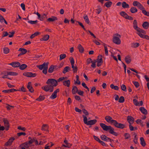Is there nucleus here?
Segmentation results:
<instances>
[{
	"instance_id": "obj_1",
	"label": "nucleus",
	"mask_w": 149,
	"mask_h": 149,
	"mask_svg": "<svg viewBox=\"0 0 149 149\" xmlns=\"http://www.w3.org/2000/svg\"><path fill=\"white\" fill-rule=\"evenodd\" d=\"M100 125L104 130L107 131L109 130V132L111 134L116 136H117L118 135L117 133L114 131V129L111 126H107L103 123H100Z\"/></svg>"
},
{
	"instance_id": "obj_2",
	"label": "nucleus",
	"mask_w": 149,
	"mask_h": 149,
	"mask_svg": "<svg viewBox=\"0 0 149 149\" xmlns=\"http://www.w3.org/2000/svg\"><path fill=\"white\" fill-rule=\"evenodd\" d=\"M82 116L84 118L83 120L84 123L88 125H93L95 124L97 121V120L95 119L91 120L88 121L87 117L84 115H83Z\"/></svg>"
},
{
	"instance_id": "obj_3",
	"label": "nucleus",
	"mask_w": 149,
	"mask_h": 149,
	"mask_svg": "<svg viewBox=\"0 0 149 149\" xmlns=\"http://www.w3.org/2000/svg\"><path fill=\"white\" fill-rule=\"evenodd\" d=\"M46 84L47 85L53 86V88L54 86H56L58 84L57 81L53 79H48L46 82Z\"/></svg>"
},
{
	"instance_id": "obj_4",
	"label": "nucleus",
	"mask_w": 149,
	"mask_h": 149,
	"mask_svg": "<svg viewBox=\"0 0 149 149\" xmlns=\"http://www.w3.org/2000/svg\"><path fill=\"white\" fill-rule=\"evenodd\" d=\"M48 65V63H44L42 65H38L37 67L40 70H41L43 69V73L44 74H46L47 73Z\"/></svg>"
},
{
	"instance_id": "obj_5",
	"label": "nucleus",
	"mask_w": 149,
	"mask_h": 149,
	"mask_svg": "<svg viewBox=\"0 0 149 149\" xmlns=\"http://www.w3.org/2000/svg\"><path fill=\"white\" fill-rule=\"evenodd\" d=\"M42 89L46 92H52L54 90L53 86L49 85H45L41 88Z\"/></svg>"
},
{
	"instance_id": "obj_6",
	"label": "nucleus",
	"mask_w": 149,
	"mask_h": 149,
	"mask_svg": "<svg viewBox=\"0 0 149 149\" xmlns=\"http://www.w3.org/2000/svg\"><path fill=\"white\" fill-rule=\"evenodd\" d=\"M60 89L59 88L55 90L54 92L50 96V98L52 99H54L57 97V93L59 92Z\"/></svg>"
},
{
	"instance_id": "obj_7",
	"label": "nucleus",
	"mask_w": 149,
	"mask_h": 149,
	"mask_svg": "<svg viewBox=\"0 0 149 149\" xmlns=\"http://www.w3.org/2000/svg\"><path fill=\"white\" fill-rule=\"evenodd\" d=\"M113 125L115 126L117 128L123 129L125 127V125H124L120 123H118L117 122L116 120H115V122H114L113 123Z\"/></svg>"
},
{
	"instance_id": "obj_8",
	"label": "nucleus",
	"mask_w": 149,
	"mask_h": 149,
	"mask_svg": "<svg viewBox=\"0 0 149 149\" xmlns=\"http://www.w3.org/2000/svg\"><path fill=\"white\" fill-rule=\"evenodd\" d=\"M105 119L106 121L108 123H114V122H115L116 120L112 119V118L109 116H106L105 118Z\"/></svg>"
},
{
	"instance_id": "obj_9",
	"label": "nucleus",
	"mask_w": 149,
	"mask_h": 149,
	"mask_svg": "<svg viewBox=\"0 0 149 149\" xmlns=\"http://www.w3.org/2000/svg\"><path fill=\"white\" fill-rule=\"evenodd\" d=\"M101 139L103 141H109L110 142H111L112 141H113V140L111 139L110 138L107 137L104 135H102L100 136Z\"/></svg>"
},
{
	"instance_id": "obj_10",
	"label": "nucleus",
	"mask_w": 149,
	"mask_h": 149,
	"mask_svg": "<svg viewBox=\"0 0 149 149\" xmlns=\"http://www.w3.org/2000/svg\"><path fill=\"white\" fill-rule=\"evenodd\" d=\"M27 87L30 92L33 93L34 92V90L32 87L31 82H29L28 83Z\"/></svg>"
},
{
	"instance_id": "obj_11",
	"label": "nucleus",
	"mask_w": 149,
	"mask_h": 149,
	"mask_svg": "<svg viewBox=\"0 0 149 149\" xmlns=\"http://www.w3.org/2000/svg\"><path fill=\"white\" fill-rule=\"evenodd\" d=\"M113 41L115 44H119L120 43V40L119 38L115 36L113 39Z\"/></svg>"
},
{
	"instance_id": "obj_12",
	"label": "nucleus",
	"mask_w": 149,
	"mask_h": 149,
	"mask_svg": "<svg viewBox=\"0 0 149 149\" xmlns=\"http://www.w3.org/2000/svg\"><path fill=\"white\" fill-rule=\"evenodd\" d=\"M127 120L130 124H132L134 123V119L132 117L128 116L127 117Z\"/></svg>"
},
{
	"instance_id": "obj_13",
	"label": "nucleus",
	"mask_w": 149,
	"mask_h": 149,
	"mask_svg": "<svg viewBox=\"0 0 149 149\" xmlns=\"http://www.w3.org/2000/svg\"><path fill=\"white\" fill-rule=\"evenodd\" d=\"M63 85L69 87L70 86V81L69 80H66L64 81L63 82Z\"/></svg>"
},
{
	"instance_id": "obj_14",
	"label": "nucleus",
	"mask_w": 149,
	"mask_h": 149,
	"mask_svg": "<svg viewBox=\"0 0 149 149\" xmlns=\"http://www.w3.org/2000/svg\"><path fill=\"white\" fill-rule=\"evenodd\" d=\"M10 65L14 67H19L20 65L19 62H14L10 64Z\"/></svg>"
},
{
	"instance_id": "obj_15",
	"label": "nucleus",
	"mask_w": 149,
	"mask_h": 149,
	"mask_svg": "<svg viewBox=\"0 0 149 149\" xmlns=\"http://www.w3.org/2000/svg\"><path fill=\"white\" fill-rule=\"evenodd\" d=\"M141 112L144 114H147L148 112L147 110L143 107H141L139 108Z\"/></svg>"
},
{
	"instance_id": "obj_16",
	"label": "nucleus",
	"mask_w": 149,
	"mask_h": 149,
	"mask_svg": "<svg viewBox=\"0 0 149 149\" xmlns=\"http://www.w3.org/2000/svg\"><path fill=\"white\" fill-rule=\"evenodd\" d=\"M78 90L77 87L75 86H73L72 91V94H75L78 92Z\"/></svg>"
},
{
	"instance_id": "obj_17",
	"label": "nucleus",
	"mask_w": 149,
	"mask_h": 149,
	"mask_svg": "<svg viewBox=\"0 0 149 149\" xmlns=\"http://www.w3.org/2000/svg\"><path fill=\"white\" fill-rule=\"evenodd\" d=\"M22 146L26 148H29L30 146V145L28 142H26L20 145L19 146L22 147Z\"/></svg>"
},
{
	"instance_id": "obj_18",
	"label": "nucleus",
	"mask_w": 149,
	"mask_h": 149,
	"mask_svg": "<svg viewBox=\"0 0 149 149\" xmlns=\"http://www.w3.org/2000/svg\"><path fill=\"white\" fill-rule=\"evenodd\" d=\"M140 140L141 145L143 147L145 146L146 145V143L144 138L143 137L140 138Z\"/></svg>"
},
{
	"instance_id": "obj_19",
	"label": "nucleus",
	"mask_w": 149,
	"mask_h": 149,
	"mask_svg": "<svg viewBox=\"0 0 149 149\" xmlns=\"http://www.w3.org/2000/svg\"><path fill=\"white\" fill-rule=\"evenodd\" d=\"M142 26L144 28L147 29L148 27L149 23L147 22H145L143 23Z\"/></svg>"
},
{
	"instance_id": "obj_20",
	"label": "nucleus",
	"mask_w": 149,
	"mask_h": 149,
	"mask_svg": "<svg viewBox=\"0 0 149 149\" xmlns=\"http://www.w3.org/2000/svg\"><path fill=\"white\" fill-rule=\"evenodd\" d=\"M68 78L66 77H62L59 78L57 80V82H59L63 80H65L67 79Z\"/></svg>"
},
{
	"instance_id": "obj_21",
	"label": "nucleus",
	"mask_w": 149,
	"mask_h": 149,
	"mask_svg": "<svg viewBox=\"0 0 149 149\" xmlns=\"http://www.w3.org/2000/svg\"><path fill=\"white\" fill-rule=\"evenodd\" d=\"M76 81H75L74 84H77L78 85H80L81 84V82L79 80V76L78 75H77L76 77Z\"/></svg>"
},
{
	"instance_id": "obj_22",
	"label": "nucleus",
	"mask_w": 149,
	"mask_h": 149,
	"mask_svg": "<svg viewBox=\"0 0 149 149\" xmlns=\"http://www.w3.org/2000/svg\"><path fill=\"white\" fill-rule=\"evenodd\" d=\"M54 66L53 65L51 66L48 70V72L50 73L54 71Z\"/></svg>"
},
{
	"instance_id": "obj_23",
	"label": "nucleus",
	"mask_w": 149,
	"mask_h": 149,
	"mask_svg": "<svg viewBox=\"0 0 149 149\" xmlns=\"http://www.w3.org/2000/svg\"><path fill=\"white\" fill-rule=\"evenodd\" d=\"M110 87L112 89H114L116 90H118L119 89V88L117 86H115L113 84H111L110 85Z\"/></svg>"
},
{
	"instance_id": "obj_24",
	"label": "nucleus",
	"mask_w": 149,
	"mask_h": 149,
	"mask_svg": "<svg viewBox=\"0 0 149 149\" xmlns=\"http://www.w3.org/2000/svg\"><path fill=\"white\" fill-rule=\"evenodd\" d=\"M78 48L80 52L82 53L84 51V49L82 46L81 45H78Z\"/></svg>"
},
{
	"instance_id": "obj_25",
	"label": "nucleus",
	"mask_w": 149,
	"mask_h": 149,
	"mask_svg": "<svg viewBox=\"0 0 149 149\" xmlns=\"http://www.w3.org/2000/svg\"><path fill=\"white\" fill-rule=\"evenodd\" d=\"M19 68L21 70H23L26 68L27 67V65L25 64H23L21 65H19Z\"/></svg>"
},
{
	"instance_id": "obj_26",
	"label": "nucleus",
	"mask_w": 149,
	"mask_h": 149,
	"mask_svg": "<svg viewBox=\"0 0 149 149\" xmlns=\"http://www.w3.org/2000/svg\"><path fill=\"white\" fill-rule=\"evenodd\" d=\"M122 6L124 8L129 7L128 4H127L125 2H123L122 3Z\"/></svg>"
},
{
	"instance_id": "obj_27",
	"label": "nucleus",
	"mask_w": 149,
	"mask_h": 149,
	"mask_svg": "<svg viewBox=\"0 0 149 149\" xmlns=\"http://www.w3.org/2000/svg\"><path fill=\"white\" fill-rule=\"evenodd\" d=\"M83 113L85 114L84 115L86 117V116H88L89 115V113L85 109H83L82 110Z\"/></svg>"
},
{
	"instance_id": "obj_28",
	"label": "nucleus",
	"mask_w": 149,
	"mask_h": 149,
	"mask_svg": "<svg viewBox=\"0 0 149 149\" xmlns=\"http://www.w3.org/2000/svg\"><path fill=\"white\" fill-rule=\"evenodd\" d=\"M45 99L44 97L40 95L39 97L37 98L36 100L37 101H41Z\"/></svg>"
},
{
	"instance_id": "obj_29",
	"label": "nucleus",
	"mask_w": 149,
	"mask_h": 149,
	"mask_svg": "<svg viewBox=\"0 0 149 149\" xmlns=\"http://www.w3.org/2000/svg\"><path fill=\"white\" fill-rule=\"evenodd\" d=\"M48 126L47 124H43L41 127V130H45L46 128H48Z\"/></svg>"
},
{
	"instance_id": "obj_30",
	"label": "nucleus",
	"mask_w": 149,
	"mask_h": 149,
	"mask_svg": "<svg viewBox=\"0 0 149 149\" xmlns=\"http://www.w3.org/2000/svg\"><path fill=\"white\" fill-rule=\"evenodd\" d=\"M19 50L21 51L22 54H24L27 52V50L24 49L20 48Z\"/></svg>"
},
{
	"instance_id": "obj_31",
	"label": "nucleus",
	"mask_w": 149,
	"mask_h": 149,
	"mask_svg": "<svg viewBox=\"0 0 149 149\" xmlns=\"http://www.w3.org/2000/svg\"><path fill=\"white\" fill-rule=\"evenodd\" d=\"M130 11L132 13H134L137 12V10L136 8L132 7L131 8Z\"/></svg>"
},
{
	"instance_id": "obj_32",
	"label": "nucleus",
	"mask_w": 149,
	"mask_h": 149,
	"mask_svg": "<svg viewBox=\"0 0 149 149\" xmlns=\"http://www.w3.org/2000/svg\"><path fill=\"white\" fill-rule=\"evenodd\" d=\"M57 19V18L56 17H54L53 18H49L47 19V20L49 22H53Z\"/></svg>"
},
{
	"instance_id": "obj_33",
	"label": "nucleus",
	"mask_w": 149,
	"mask_h": 149,
	"mask_svg": "<svg viewBox=\"0 0 149 149\" xmlns=\"http://www.w3.org/2000/svg\"><path fill=\"white\" fill-rule=\"evenodd\" d=\"M125 99L123 96H121L119 99L118 102L120 103H123L124 102Z\"/></svg>"
},
{
	"instance_id": "obj_34",
	"label": "nucleus",
	"mask_w": 149,
	"mask_h": 149,
	"mask_svg": "<svg viewBox=\"0 0 149 149\" xmlns=\"http://www.w3.org/2000/svg\"><path fill=\"white\" fill-rule=\"evenodd\" d=\"M136 30L139 32V33H141L143 34H145V31L141 29H140L139 28H137Z\"/></svg>"
},
{
	"instance_id": "obj_35",
	"label": "nucleus",
	"mask_w": 149,
	"mask_h": 149,
	"mask_svg": "<svg viewBox=\"0 0 149 149\" xmlns=\"http://www.w3.org/2000/svg\"><path fill=\"white\" fill-rule=\"evenodd\" d=\"M39 33L38 32H36L34 33V34H32L30 36V38L31 39L33 38L35 36H37L39 35Z\"/></svg>"
},
{
	"instance_id": "obj_36",
	"label": "nucleus",
	"mask_w": 149,
	"mask_h": 149,
	"mask_svg": "<svg viewBox=\"0 0 149 149\" xmlns=\"http://www.w3.org/2000/svg\"><path fill=\"white\" fill-rule=\"evenodd\" d=\"M69 69L70 68L68 66L65 67L63 71V73L64 74L65 73L67 72L68 71Z\"/></svg>"
},
{
	"instance_id": "obj_37",
	"label": "nucleus",
	"mask_w": 149,
	"mask_h": 149,
	"mask_svg": "<svg viewBox=\"0 0 149 149\" xmlns=\"http://www.w3.org/2000/svg\"><path fill=\"white\" fill-rule=\"evenodd\" d=\"M136 123L137 124H139V123L140 124V125L142 126H143V122H142V120L141 119H137L136 121Z\"/></svg>"
},
{
	"instance_id": "obj_38",
	"label": "nucleus",
	"mask_w": 149,
	"mask_h": 149,
	"mask_svg": "<svg viewBox=\"0 0 149 149\" xmlns=\"http://www.w3.org/2000/svg\"><path fill=\"white\" fill-rule=\"evenodd\" d=\"M112 4V2L111 1H108L106 2L105 4V6L108 8Z\"/></svg>"
},
{
	"instance_id": "obj_39",
	"label": "nucleus",
	"mask_w": 149,
	"mask_h": 149,
	"mask_svg": "<svg viewBox=\"0 0 149 149\" xmlns=\"http://www.w3.org/2000/svg\"><path fill=\"white\" fill-rule=\"evenodd\" d=\"M121 87L122 90L124 91H126V87L125 85L122 84L121 86Z\"/></svg>"
},
{
	"instance_id": "obj_40",
	"label": "nucleus",
	"mask_w": 149,
	"mask_h": 149,
	"mask_svg": "<svg viewBox=\"0 0 149 149\" xmlns=\"http://www.w3.org/2000/svg\"><path fill=\"white\" fill-rule=\"evenodd\" d=\"M49 35H46L42 38L43 40L45 41L47 40L49 38Z\"/></svg>"
},
{
	"instance_id": "obj_41",
	"label": "nucleus",
	"mask_w": 149,
	"mask_h": 149,
	"mask_svg": "<svg viewBox=\"0 0 149 149\" xmlns=\"http://www.w3.org/2000/svg\"><path fill=\"white\" fill-rule=\"evenodd\" d=\"M3 51L4 53L8 54L9 52V49L8 48L5 47L3 49Z\"/></svg>"
},
{
	"instance_id": "obj_42",
	"label": "nucleus",
	"mask_w": 149,
	"mask_h": 149,
	"mask_svg": "<svg viewBox=\"0 0 149 149\" xmlns=\"http://www.w3.org/2000/svg\"><path fill=\"white\" fill-rule=\"evenodd\" d=\"M133 102L135 105L137 106L139 105V103L136 99H134L133 100Z\"/></svg>"
},
{
	"instance_id": "obj_43",
	"label": "nucleus",
	"mask_w": 149,
	"mask_h": 149,
	"mask_svg": "<svg viewBox=\"0 0 149 149\" xmlns=\"http://www.w3.org/2000/svg\"><path fill=\"white\" fill-rule=\"evenodd\" d=\"M17 129L19 130H21L23 131H25L26 130V128L24 127H22L21 126H19L18 127Z\"/></svg>"
},
{
	"instance_id": "obj_44",
	"label": "nucleus",
	"mask_w": 149,
	"mask_h": 149,
	"mask_svg": "<svg viewBox=\"0 0 149 149\" xmlns=\"http://www.w3.org/2000/svg\"><path fill=\"white\" fill-rule=\"evenodd\" d=\"M125 60L126 62L127 63H130V61H131V60L129 57H127L125 58Z\"/></svg>"
},
{
	"instance_id": "obj_45",
	"label": "nucleus",
	"mask_w": 149,
	"mask_h": 149,
	"mask_svg": "<svg viewBox=\"0 0 149 149\" xmlns=\"http://www.w3.org/2000/svg\"><path fill=\"white\" fill-rule=\"evenodd\" d=\"M136 88L138 87L139 86V83L137 81H134L133 82Z\"/></svg>"
},
{
	"instance_id": "obj_46",
	"label": "nucleus",
	"mask_w": 149,
	"mask_h": 149,
	"mask_svg": "<svg viewBox=\"0 0 149 149\" xmlns=\"http://www.w3.org/2000/svg\"><path fill=\"white\" fill-rule=\"evenodd\" d=\"M66 57V55L65 54H62L60 55V60H61Z\"/></svg>"
},
{
	"instance_id": "obj_47",
	"label": "nucleus",
	"mask_w": 149,
	"mask_h": 149,
	"mask_svg": "<svg viewBox=\"0 0 149 149\" xmlns=\"http://www.w3.org/2000/svg\"><path fill=\"white\" fill-rule=\"evenodd\" d=\"M26 135V134L25 132H21L18 133H17V135L18 136H19L22 135H23L24 136H25Z\"/></svg>"
},
{
	"instance_id": "obj_48",
	"label": "nucleus",
	"mask_w": 149,
	"mask_h": 149,
	"mask_svg": "<svg viewBox=\"0 0 149 149\" xmlns=\"http://www.w3.org/2000/svg\"><path fill=\"white\" fill-rule=\"evenodd\" d=\"M72 68H73V71L74 72H77V66H74V65H72Z\"/></svg>"
},
{
	"instance_id": "obj_49",
	"label": "nucleus",
	"mask_w": 149,
	"mask_h": 149,
	"mask_svg": "<svg viewBox=\"0 0 149 149\" xmlns=\"http://www.w3.org/2000/svg\"><path fill=\"white\" fill-rule=\"evenodd\" d=\"M35 138H33V139H31V140L30 141H29L28 142L29 145H31L32 143L34 141Z\"/></svg>"
},
{
	"instance_id": "obj_50",
	"label": "nucleus",
	"mask_w": 149,
	"mask_h": 149,
	"mask_svg": "<svg viewBox=\"0 0 149 149\" xmlns=\"http://www.w3.org/2000/svg\"><path fill=\"white\" fill-rule=\"evenodd\" d=\"M9 35V33L7 32H3V37H4L8 36Z\"/></svg>"
},
{
	"instance_id": "obj_51",
	"label": "nucleus",
	"mask_w": 149,
	"mask_h": 149,
	"mask_svg": "<svg viewBox=\"0 0 149 149\" xmlns=\"http://www.w3.org/2000/svg\"><path fill=\"white\" fill-rule=\"evenodd\" d=\"M120 14L122 16L125 17L126 16L127 14L124 12L123 11L120 13Z\"/></svg>"
},
{
	"instance_id": "obj_52",
	"label": "nucleus",
	"mask_w": 149,
	"mask_h": 149,
	"mask_svg": "<svg viewBox=\"0 0 149 149\" xmlns=\"http://www.w3.org/2000/svg\"><path fill=\"white\" fill-rule=\"evenodd\" d=\"M140 3L137 1H135L133 2V5L134 6H138Z\"/></svg>"
},
{
	"instance_id": "obj_53",
	"label": "nucleus",
	"mask_w": 149,
	"mask_h": 149,
	"mask_svg": "<svg viewBox=\"0 0 149 149\" xmlns=\"http://www.w3.org/2000/svg\"><path fill=\"white\" fill-rule=\"evenodd\" d=\"M15 139L14 137H11L10 138V145L12 144V143Z\"/></svg>"
},
{
	"instance_id": "obj_54",
	"label": "nucleus",
	"mask_w": 149,
	"mask_h": 149,
	"mask_svg": "<svg viewBox=\"0 0 149 149\" xmlns=\"http://www.w3.org/2000/svg\"><path fill=\"white\" fill-rule=\"evenodd\" d=\"M93 137L95 140L98 142H99L100 141V139L97 136L94 135L93 136Z\"/></svg>"
},
{
	"instance_id": "obj_55",
	"label": "nucleus",
	"mask_w": 149,
	"mask_h": 149,
	"mask_svg": "<svg viewBox=\"0 0 149 149\" xmlns=\"http://www.w3.org/2000/svg\"><path fill=\"white\" fill-rule=\"evenodd\" d=\"M84 19H85L86 21L87 22V23L89 24V19L87 15L85 16L84 17Z\"/></svg>"
},
{
	"instance_id": "obj_56",
	"label": "nucleus",
	"mask_w": 149,
	"mask_h": 149,
	"mask_svg": "<svg viewBox=\"0 0 149 149\" xmlns=\"http://www.w3.org/2000/svg\"><path fill=\"white\" fill-rule=\"evenodd\" d=\"M130 136V134L128 133H126L125 135V138L126 139H127L129 138Z\"/></svg>"
},
{
	"instance_id": "obj_57",
	"label": "nucleus",
	"mask_w": 149,
	"mask_h": 149,
	"mask_svg": "<svg viewBox=\"0 0 149 149\" xmlns=\"http://www.w3.org/2000/svg\"><path fill=\"white\" fill-rule=\"evenodd\" d=\"M125 18L126 19H130V20H133V18L132 17H131V16H128V15H127L126 16H125Z\"/></svg>"
},
{
	"instance_id": "obj_58",
	"label": "nucleus",
	"mask_w": 149,
	"mask_h": 149,
	"mask_svg": "<svg viewBox=\"0 0 149 149\" xmlns=\"http://www.w3.org/2000/svg\"><path fill=\"white\" fill-rule=\"evenodd\" d=\"M138 6L141 10H143L144 9V8L140 3L138 5Z\"/></svg>"
},
{
	"instance_id": "obj_59",
	"label": "nucleus",
	"mask_w": 149,
	"mask_h": 149,
	"mask_svg": "<svg viewBox=\"0 0 149 149\" xmlns=\"http://www.w3.org/2000/svg\"><path fill=\"white\" fill-rule=\"evenodd\" d=\"M96 90V88L95 87H93L91 89V93H92L93 92H94V91Z\"/></svg>"
},
{
	"instance_id": "obj_60",
	"label": "nucleus",
	"mask_w": 149,
	"mask_h": 149,
	"mask_svg": "<svg viewBox=\"0 0 149 149\" xmlns=\"http://www.w3.org/2000/svg\"><path fill=\"white\" fill-rule=\"evenodd\" d=\"M99 142L100 143L102 146H106V144L103 141L100 140V141Z\"/></svg>"
},
{
	"instance_id": "obj_61",
	"label": "nucleus",
	"mask_w": 149,
	"mask_h": 149,
	"mask_svg": "<svg viewBox=\"0 0 149 149\" xmlns=\"http://www.w3.org/2000/svg\"><path fill=\"white\" fill-rule=\"evenodd\" d=\"M77 93L79 95L82 96H83L84 92L83 91H79Z\"/></svg>"
},
{
	"instance_id": "obj_62",
	"label": "nucleus",
	"mask_w": 149,
	"mask_h": 149,
	"mask_svg": "<svg viewBox=\"0 0 149 149\" xmlns=\"http://www.w3.org/2000/svg\"><path fill=\"white\" fill-rule=\"evenodd\" d=\"M29 23L31 24H36L37 22V21L36 20L35 21H30L28 22Z\"/></svg>"
},
{
	"instance_id": "obj_63",
	"label": "nucleus",
	"mask_w": 149,
	"mask_h": 149,
	"mask_svg": "<svg viewBox=\"0 0 149 149\" xmlns=\"http://www.w3.org/2000/svg\"><path fill=\"white\" fill-rule=\"evenodd\" d=\"M4 19L3 17L1 15H0V21L1 22H3Z\"/></svg>"
},
{
	"instance_id": "obj_64",
	"label": "nucleus",
	"mask_w": 149,
	"mask_h": 149,
	"mask_svg": "<svg viewBox=\"0 0 149 149\" xmlns=\"http://www.w3.org/2000/svg\"><path fill=\"white\" fill-rule=\"evenodd\" d=\"M75 110L76 112H77L79 113H81V109H79L77 107H76L75 108Z\"/></svg>"
}]
</instances>
